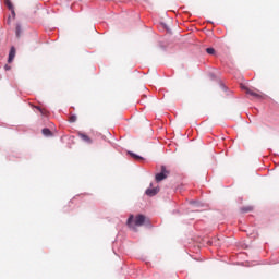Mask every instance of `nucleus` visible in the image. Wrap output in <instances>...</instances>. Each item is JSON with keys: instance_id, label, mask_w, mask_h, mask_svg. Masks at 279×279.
I'll return each mask as SVG.
<instances>
[{"instance_id": "obj_1", "label": "nucleus", "mask_w": 279, "mask_h": 279, "mask_svg": "<svg viewBox=\"0 0 279 279\" xmlns=\"http://www.w3.org/2000/svg\"><path fill=\"white\" fill-rule=\"evenodd\" d=\"M169 175V171H167V168L165 166L161 167V172L157 173L155 177L156 182H162V180H166V178Z\"/></svg>"}, {"instance_id": "obj_2", "label": "nucleus", "mask_w": 279, "mask_h": 279, "mask_svg": "<svg viewBox=\"0 0 279 279\" xmlns=\"http://www.w3.org/2000/svg\"><path fill=\"white\" fill-rule=\"evenodd\" d=\"M244 90H245L246 95L254 97V99H263V97H264L263 93H256L247 87H244Z\"/></svg>"}, {"instance_id": "obj_3", "label": "nucleus", "mask_w": 279, "mask_h": 279, "mask_svg": "<svg viewBox=\"0 0 279 279\" xmlns=\"http://www.w3.org/2000/svg\"><path fill=\"white\" fill-rule=\"evenodd\" d=\"M147 221L145 215H137L134 220V226L141 227Z\"/></svg>"}, {"instance_id": "obj_4", "label": "nucleus", "mask_w": 279, "mask_h": 279, "mask_svg": "<svg viewBox=\"0 0 279 279\" xmlns=\"http://www.w3.org/2000/svg\"><path fill=\"white\" fill-rule=\"evenodd\" d=\"M14 58H16V48L14 46L11 47L10 52H9V59L8 62H13Z\"/></svg>"}, {"instance_id": "obj_5", "label": "nucleus", "mask_w": 279, "mask_h": 279, "mask_svg": "<svg viewBox=\"0 0 279 279\" xmlns=\"http://www.w3.org/2000/svg\"><path fill=\"white\" fill-rule=\"evenodd\" d=\"M4 3L9 10H11L13 19L16 16V12H14V5L11 0H4Z\"/></svg>"}, {"instance_id": "obj_6", "label": "nucleus", "mask_w": 279, "mask_h": 279, "mask_svg": "<svg viewBox=\"0 0 279 279\" xmlns=\"http://www.w3.org/2000/svg\"><path fill=\"white\" fill-rule=\"evenodd\" d=\"M158 191H160L158 187L147 189L146 195H148V197H154V195H158Z\"/></svg>"}, {"instance_id": "obj_7", "label": "nucleus", "mask_w": 279, "mask_h": 279, "mask_svg": "<svg viewBox=\"0 0 279 279\" xmlns=\"http://www.w3.org/2000/svg\"><path fill=\"white\" fill-rule=\"evenodd\" d=\"M78 136L82 141H84L85 143H88L89 145L90 143H93V140L85 133L78 132Z\"/></svg>"}, {"instance_id": "obj_8", "label": "nucleus", "mask_w": 279, "mask_h": 279, "mask_svg": "<svg viewBox=\"0 0 279 279\" xmlns=\"http://www.w3.org/2000/svg\"><path fill=\"white\" fill-rule=\"evenodd\" d=\"M132 221H134V215H131L128 219V226L129 228H132L133 230H136V227L132 225Z\"/></svg>"}, {"instance_id": "obj_9", "label": "nucleus", "mask_w": 279, "mask_h": 279, "mask_svg": "<svg viewBox=\"0 0 279 279\" xmlns=\"http://www.w3.org/2000/svg\"><path fill=\"white\" fill-rule=\"evenodd\" d=\"M253 210H254V207L252 206H246L241 208L242 213H252Z\"/></svg>"}, {"instance_id": "obj_10", "label": "nucleus", "mask_w": 279, "mask_h": 279, "mask_svg": "<svg viewBox=\"0 0 279 279\" xmlns=\"http://www.w3.org/2000/svg\"><path fill=\"white\" fill-rule=\"evenodd\" d=\"M41 132H43L44 136H52L51 130H49V129H43Z\"/></svg>"}, {"instance_id": "obj_11", "label": "nucleus", "mask_w": 279, "mask_h": 279, "mask_svg": "<svg viewBox=\"0 0 279 279\" xmlns=\"http://www.w3.org/2000/svg\"><path fill=\"white\" fill-rule=\"evenodd\" d=\"M21 32H22L21 25L17 24L16 28H15V34H16L17 38H21Z\"/></svg>"}, {"instance_id": "obj_12", "label": "nucleus", "mask_w": 279, "mask_h": 279, "mask_svg": "<svg viewBox=\"0 0 279 279\" xmlns=\"http://www.w3.org/2000/svg\"><path fill=\"white\" fill-rule=\"evenodd\" d=\"M129 154H130V156H132V158H135V160H143V157H141L134 153H129Z\"/></svg>"}, {"instance_id": "obj_13", "label": "nucleus", "mask_w": 279, "mask_h": 279, "mask_svg": "<svg viewBox=\"0 0 279 279\" xmlns=\"http://www.w3.org/2000/svg\"><path fill=\"white\" fill-rule=\"evenodd\" d=\"M206 52H207L209 56H215V48H207V49H206Z\"/></svg>"}, {"instance_id": "obj_14", "label": "nucleus", "mask_w": 279, "mask_h": 279, "mask_svg": "<svg viewBox=\"0 0 279 279\" xmlns=\"http://www.w3.org/2000/svg\"><path fill=\"white\" fill-rule=\"evenodd\" d=\"M70 123H75V121H77V116H70V119H69Z\"/></svg>"}, {"instance_id": "obj_15", "label": "nucleus", "mask_w": 279, "mask_h": 279, "mask_svg": "<svg viewBox=\"0 0 279 279\" xmlns=\"http://www.w3.org/2000/svg\"><path fill=\"white\" fill-rule=\"evenodd\" d=\"M36 108L39 110V112H41V114H45V111L40 107H36Z\"/></svg>"}]
</instances>
